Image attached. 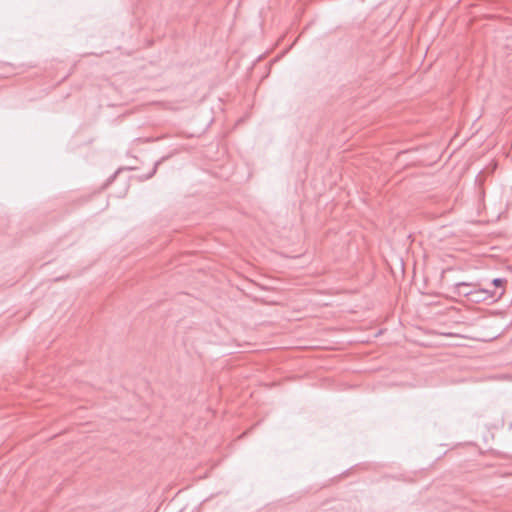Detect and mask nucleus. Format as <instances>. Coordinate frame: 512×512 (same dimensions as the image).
<instances>
[{
    "instance_id": "obj_1",
    "label": "nucleus",
    "mask_w": 512,
    "mask_h": 512,
    "mask_svg": "<svg viewBox=\"0 0 512 512\" xmlns=\"http://www.w3.org/2000/svg\"><path fill=\"white\" fill-rule=\"evenodd\" d=\"M469 288V285L466 284V283H459L457 284V292L459 295H463V296H469L472 294V291L471 290H468Z\"/></svg>"
},
{
    "instance_id": "obj_2",
    "label": "nucleus",
    "mask_w": 512,
    "mask_h": 512,
    "mask_svg": "<svg viewBox=\"0 0 512 512\" xmlns=\"http://www.w3.org/2000/svg\"><path fill=\"white\" fill-rule=\"evenodd\" d=\"M504 283H505V280H504V279H502V278H495V279L493 280V284H494L495 286H497V287H502V286L504 285Z\"/></svg>"
}]
</instances>
